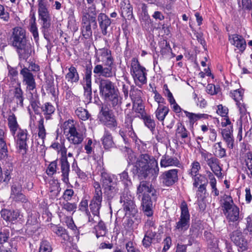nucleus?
I'll use <instances>...</instances> for the list:
<instances>
[{"label": "nucleus", "mask_w": 252, "mask_h": 252, "mask_svg": "<svg viewBox=\"0 0 252 252\" xmlns=\"http://www.w3.org/2000/svg\"><path fill=\"white\" fill-rule=\"evenodd\" d=\"M136 167L139 177L155 180L159 173L157 160L148 154H142L136 162Z\"/></svg>", "instance_id": "f257e3e1"}, {"label": "nucleus", "mask_w": 252, "mask_h": 252, "mask_svg": "<svg viewBox=\"0 0 252 252\" xmlns=\"http://www.w3.org/2000/svg\"><path fill=\"white\" fill-rule=\"evenodd\" d=\"M100 62L104 63L106 66L104 67L99 64H96L93 70L94 74L105 78H111L115 75V72L113 70V61L110 51L106 48H101L96 51L94 63Z\"/></svg>", "instance_id": "f03ea898"}, {"label": "nucleus", "mask_w": 252, "mask_h": 252, "mask_svg": "<svg viewBox=\"0 0 252 252\" xmlns=\"http://www.w3.org/2000/svg\"><path fill=\"white\" fill-rule=\"evenodd\" d=\"M137 194L143 195L141 205L145 215L151 217L153 215L152 200L156 199V191L152 185L146 181H142L137 187Z\"/></svg>", "instance_id": "7ed1b4c3"}, {"label": "nucleus", "mask_w": 252, "mask_h": 252, "mask_svg": "<svg viewBox=\"0 0 252 252\" xmlns=\"http://www.w3.org/2000/svg\"><path fill=\"white\" fill-rule=\"evenodd\" d=\"M62 129L67 140L73 145L81 144L86 137L85 128H79L76 123L72 120L65 121Z\"/></svg>", "instance_id": "20e7f679"}, {"label": "nucleus", "mask_w": 252, "mask_h": 252, "mask_svg": "<svg viewBox=\"0 0 252 252\" xmlns=\"http://www.w3.org/2000/svg\"><path fill=\"white\" fill-rule=\"evenodd\" d=\"M38 19L41 25V31L44 38L49 40L52 33L51 18L49 13L46 0H38Z\"/></svg>", "instance_id": "39448f33"}, {"label": "nucleus", "mask_w": 252, "mask_h": 252, "mask_svg": "<svg viewBox=\"0 0 252 252\" xmlns=\"http://www.w3.org/2000/svg\"><path fill=\"white\" fill-rule=\"evenodd\" d=\"M220 206L226 219L230 221L235 222L239 219V208L234 204L232 197L224 194L220 200Z\"/></svg>", "instance_id": "423d86ee"}, {"label": "nucleus", "mask_w": 252, "mask_h": 252, "mask_svg": "<svg viewBox=\"0 0 252 252\" xmlns=\"http://www.w3.org/2000/svg\"><path fill=\"white\" fill-rule=\"evenodd\" d=\"M51 147L56 150L57 153L61 155L60 161L62 173V180L65 184H67L69 182L68 175L70 166L67 159V149L64 144H60L58 142L53 143Z\"/></svg>", "instance_id": "0eeeda50"}, {"label": "nucleus", "mask_w": 252, "mask_h": 252, "mask_svg": "<svg viewBox=\"0 0 252 252\" xmlns=\"http://www.w3.org/2000/svg\"><path fill=\"white\" fill-rule=\"evenodd\" d=\"M130 73L136 84L142 85L147 82L146 68L140 64L137 59L135 58L131 60Z\"/></svg>", "instance_id": "6e6552de"}, {"label": "nucleus", "mask_w": 252, "mask_h": 252, "mask_svg": "<svg viewBox=\"0 0 252 252\" xmlns=\"http://www.w3.org/2000/svg\"><path fill=\"white\" fill-rule=\"evenodd\" d=\"M181 213L179 220L176 222L175 230L180 233H183L189 226L190 215L187 204L183 201L181 204Z\"/></svg>", "instance_id": "1a4fd4ad"}, {"label": "nucleus", "mask_w": 252, "mask_h": 252, "mask_svg": "<svg viewBox=\"0 0 252 252\" xmlns=\"http://www.w3.org/2000/svg\"><path fill=\"white\" fill-rule=\"evenodd\" d=\"M134 197L126 189L121 197V203H123V209L126 215L134 216L137 212V209L133 201Z\"/></svg>", "instance_id": "9d476101"}, {"label": "nucleus", "mask_w": 252, "mask_h": 252, "mask_svg": "<svg viewBox=\"0 0 252 252\" xmlns=\"http://www.w3.org/2000/svg\"><path fill=\"white\" fill-rule=\"evenodd\" d=\"M12 45L15 47H20L27 42L26 31L20 27H16L12 29V35L10 38Z\"/></svg>", "instance_id": "9b49d317"}, {"label": "nucleus", "mask_w": 252, "mask_h": 252, "mask_svg": "<svg viewBox=\"0 0 252 252\" xmlns=\"http://www.w3.org/2000/svg\"><path fill=\"white\" fill-rule=\"evenodd\" d=\"M20 74L22 76L23 84L26 86V90L31 94L35 90L36 83L33 75L29 69L24 67L20 71Z\"/></svg>", "instance_id": "f8f14e48"}, {"label": "nucleus", "mask_w": 252, "mask_h": 252, "mask_svg": "<svg viewBox=\"0 0 252 252\" xmlns=\"http://www.w3.org/2000/svg\"><path fill=\"white\" fill-rule=\"evenodd\" d=\"M99 92L103 98L118 90L115 84L107 79H101L99 81Z\"/></svg>", "instance_id": "ddd939ff"}, {"label": "nucleus", "mask_w": 252, "mask_h": 252, "mask_svg": "<svg viewBox=\"0 0 252 252\" xmlns=\"http://www.w3.org/2000/svg\"><path fill=\"white\" fill-rule=\"evenodd\" d=\"M10 198L17 202L27 203L28 199L22 193V185L19 183H14L11 188Z\"/></svg>", "instance_id": "4468645a"}, {"label": "nucleus", "mask_w": 252, "mask_h": 252, "mask_svg": "<svg viewBox=\"0 0 252 252\" xmlns=\"http://www.w3.org/2000/svg\"><path fill=\"white\" fill-rule=\"evenodd\" d=\"M99 119L100 121L110 128H114L117 126L115 116L108 108H101Z\"/></svg>", "instance_id": "2eb2a0df"}, {"label": "nucleus", "mask_w": 252, "mask_h": 252, "mask_svg": "<svg viewBox=\"0 0 252 252\" xmlns=\"http://www.w3.org/2000/svg\"><path fill=\"white\" fill-rule=\"evenodd\" d=\"M114 177V175H111L104 170L101 172L100 181L105 191L108 194L116 191V189L112 184Z\"/></svg>", "instance_id": "dca6fc26"}, {"label": "nucleus", "mask_w": 252, "mask_h": 252, "mask_svg": "<svg viewBox=\"0 0 252 252\" xmlns=\"http://www.w3.org/2000/svg\"><path fill=\"white\" fill-rule=\"evenodd\" d=\"M201 169V166L197 161H193L190 165V169L188 171L189 175L192 178L194 187H197L201 183L200 178L201 175L199 174Z\"/></svg>", "instance_id": "f3484780"}, {"label": "nucleus", "mask_w": 252, "mask_h": 252, "mask_svg": "<svg viewBox=\"0 0 252 252\" xmlns=\"http://www.w3.org/2000/svg\"><path fill=\"white\" fill-rule=\"evenodd\" d=\"M178 170L173 169L164 172L160 178L164 185L166 186L173 185L178 180Z\"/></svg>", "instance_id": "a211bd4d"}, {"label": "nucleus", "mask_w": 252, "mask_h": 252, "mask_svg": "<svg viewBox=\"0 0 252 252\" xmlns=\"http://www.w3.org/2000/svg\"><path fill=\"white\" fill-rule=\"evenodd\" d=\"M103 98L108 103V105L114 109L119 110L121 108L122 97L120 94L119 90L116 91Z\"/></svg>", "instance_id": "6ab92c4d"}, {"label": "nucleus", "mask_w": 252, "mask_h": 252, "mask_svg": "<svg viewBox=\"0 0 252 252\" xmlns=\"http://www.w3.org/2000/svg\"><path fill=\"white\" fill-rule=\"evenodd\" d=\"M82 24H87L88 23L94 22L96 26V23L95 22L96 11L95 6L94 4L88 7V9H84L82 12Z\"/></svg>", "instance_id": "aec40b11"}, {"label": "nucleus", "mask_w": 252, "mask_h": 252, "mask_svg": "<svg viewBox=\"0 0 252 252\" xmlns=\"http://www.w3.org/2000/svg\"><path fill=\"white\" fill-rule=\"evenodd\" d=\"M222 139L225 142L227 148L232 149L234 146V139L233 135V127L230 126L221 130Z\"/></svg>", "instance_id": "412c9836"}, {"label": "nucleus", "mask_w": 252, "mask_h": 252, "mask_svg": "<svg viewBox=\"0 0 252 252\" xmlns=\"http://www.w3.org/2000/svg\"><path fill=\"white\" fill-rule=\"evenodd\" d=\"M82 84L84 89L85 94L89 97H91L92 91V71L87 69L83 77Z\"/></svg>", "instance_id": "4be33fe9"}, {"label": "nucleus", "mask_w": 252, "mask_h": 252, "mask_svg": "<svg viewBox=\"0 0 252 252\" xmlns=\"http://www.w3.org/2000/svg\"><path fill=\"white\" fill-rule=\"evenodd\" d=\"M202 156L206 160L207 164L210 167L212 171L217 176L220 177L221 175V169L219 165L218 159L214 157L210 158H207V154H203Z\"/></svg>", "instance_id": "5701e85b"}, {"label": "nucleus", "mask_w": 252, "mask_h": 252, "mask_svg": "<svg viewBox=\"0 0 252 252\" xmlns=\"http://www.w3.org/2000/svg\"><path fill=\"white\" fill-rule=\"evenodd\" d=\"M229 40L230 43L235 46L240 52H243L246 47V43L244 38L238 34H233L229 36Z\"/></svg>", "instance_id": "b1692460"}, {"label": "nucleus", "mask_w": 252, "mask_h": 252, "mask_svg": "<svg viewBox=\"0 0 252 252\" xmlns=\"http://www.w3.org/2000/svg\"><path fill=\"white\" fill-rule=\"evenodd\" d=\"M99 26L103 35L107 34V28L110 26L111 21L109 17L104 13H100L97 17Z\"/></svg>", "instance_id": "393cba45"}, {"label": "nucleus", "mask_w": 252, "mask_h": 252, "mask_svg": "<svg viewBox=\"0 0 252 252\" xmlns=\"http://www.w3.org/2000/svg\"><path fill=\"white\" fill-rule=\"evenodd\" d=\"M180 162L177 158L170 157L168 155H163L160 161V165L161 167L166 168L169 166H178Z\"/></svg>", "instance_id": "a878e982"}, {"label": "nucleus", "mask_w": 252, "mask_h": 252, "mask_svg": "<svg viewBox=\"0 0 252 252\" xmlns=\"http://www.w3.org/2000/svg\"><path fill=\"white\" fill-rule=\"evenodd\" d=\"M102 202V195H94L89 205L92 213L99 214Z\"/></svg>", "instance_id": "bb28decb"}, {"label": "nucleus", "mask_w": 252, "mask_h": 252, "mask_svg": "<svg viewBox=\"0 0 252 252\" xmlns=\"http://www.w3.org/2000/svg\"><path fill=\"white\" fill-rule=\"evenodd\" d=\"M17 49V52L20 59L26 60L30 56L32 51L31 46L26 43H24L23 45H20V47H15Z\"/></svg>", "instance_id": "cd10ccee"}, {"label": "nucleus", "mask_w": 252, "mask_h": 252, "mask_svg": "<svg viewBox=\"0 0 252 252\" xmlns=\"http://www.w3.org/2000/svg\"><path fill=\"white\" fill-rule=\"evenodd\" d=\"M0 214L1 217L7 221H13L20 216V212L18 210L3 209L1 211Z\"/></svg>", "instance_id": "c85d7f7f"}, {"label": "nucleus", "mask_w": 252, "mask_h": 252, "mask_svg": "<svg viewBox=\"0 0 252 252\" xmlns=\"http://www.w3.org/2000/svg\"><path fill=\"white\" fill-rule=\"evenodd\" d=\"M8 156L7 147L5 141V133L0 129V159H5Z\"/></svg>", "instance_id": "c756f323"}, {"label": "nucleus", "mask_w": 252, "mask_h": 252, "mask_svg": "<svg viewBox=\"0 0 252 252\" xmlns=\"http://www.w3.org/2000/svg\"><path fill=\"white\" fill-rule=\"evenodd\" d=\"M29 30L32 33V36L36 42L39 39L38 29L36 23V18L34 13L30 14V19L29 23Z\"/></svg>", "instance_id": "7c9ffc66"}, {"label": "nucleus", "mask_w": 252, "mask_h": 252, "mask_svg": "<svg viewBox=\"0 0 252 252\" xmlns=\"http://www.w3.org/2000/svg\"><path fill=\"white\" fill-rule=\"evenodd\" d=\"M28 132L26 130L20 129L17 134V145L21 150L25 149L27 146Z\"/></svg>", "instance_id": "2f4dec72"}, {"label": "nucleus", "mask_w": 252, "mask_h": 252, "mask_svg": "<svg viewBox=\"0 0 252 252\" xmlns=\"http://www.w3.org/2000/svg\"><path fill=\"white\" fill-rule=\"evenodd\" d=\"M121 10L122 16L128 20L132 18V7L128 1L126 2H122L121 3Z\"/></svg>", "instance_id": "473e14b6"}, {"label": "nucleus", "mask_w": 252, "mask_h": 252, "mask_svg": "<svg viewBox=\"0 0 252 252\" xmlns=\"http://www.w3.org/2000/svg\"><path fill=\"white\" fill-rule=\"evenodd\" d=\"M65 79L71 83H77L79 80V74L76 68L73 66L68 68V72L65 75Z\"/></svg>", "instance_id": "72a5a7b5"}, {"label": "nucleus", "mask_w": 252, "mask_h": 252, "mask_svg": "<svg viewBox=\"0 0 252 252\" xmlns=\"http://www.w3.org/2000/svg\"><path fill=\"white\" fill-rule=\"evenodd\" d=\"M212 148L213 154L216 157L222 158L226 156V150L222 147L221 142L215 143Z\"/></svg>", "instance_id": "f704fd0d"}, {"label": "nucleus", "mask_w": 252, "mask_h": 252, "mask_svg": "<svg viewBox=\"0 0 252 252\" xmlns=\"http://www.w3.org/2000/svg\"><path fill=\"white\" fill-rule=\"evenodd\" d=\"M102 143L105 149H109L113 147L114 143L111 133L105 131L104 134L101 138Z\"/></svg>", "instance_id": "c9c22d12"}, {"label": "nucleus", "mask_w": 252, "mask_h": 252, "mask_svg": "<svg viewBox=\"0 0 252 252\" xmlns=\"http://www.w3.org/2000/svg\"><path fill=\"white\" fill-rule=\"evenodd\" d=\"M168 112L169 109L168 107L163 104H159L156 111V117L159 121H163Z\"/></svg>", "instance_id": "e433bc0d"}, {"label": "nucleus", "mask_w": 252, "mask_h": 252, "mask_svg": "<svg viewBox=\"0 0 252 252\" xmlns=\"http://www.w3.org/2000/svg\"><path fill=\"white\" fill-rule=\"evenodd\" d=\"M8 125L12 135H14L19 127V125L17 122L16 117L13 113L8 116Z\"/></svg>", "instance_id": "4c0bfd02"}, {"label": "nucleus", "mask_w": 252, "mask_h": 252, "mask_svg": "<svg viewBox=\"0 0 252 252\" xmlns=\"http://www.w3.org/2000/svg\"><path fill=\"white\" fill-rule=\"evenodd\" d=\"M156 232H145L142 245L145 248L149 247L155 239Z\"/></svg>", "instance_id": "58836bf2"}, {"label": "nucleus", "mask_w": 252, "mask_h": 252, "mask_svg": "<svg viewBox=\"0 0 252 252\" xmlns=\"http://www.w3.org/2000/svg\"><path fill=\"white\" fill-rule=\"evenodd\" d=\"M42 111L45 116L46 120L51 118V115L53 114L55 111V107L49 102H46L41 107Z\"/></svg>", "instance_id": "ea45409f"}, {"label": "nucleus", "mask_w": 252, "mask_h": 252, "mask_svg": "<svg viewBox=\"0 0 252 252\" xmlns=\"http://www.w3.org/2000/svg\"><path fill=\"white\" fill-rule=\"evenodd\" d=\"M51 229L58 236L61 237L64 240H68L69 236L65 230L62 227L53 224L51 226Z\"/></svg>", "instance_id": "a19ab883"}, {"label": "nucleus", "mask_w": 252, "mask_h": 252, "mask_svg": "<svg viewBox=\"0 0 252 252\" xmlns=\"http://www.w3.org/2000/svg\"><path fill=\"white\" fill-rule=\"evenodd\" d=\"M185 113L186 116L189 120V122L191 124H193L198 120L201 118L207 119L208 118V115L205 114H195L193 113H190L187 111H185Z\"/></svg>", "instance_id": "79ce46f5"}, {"label": "nucleus", "mask_w": 252, "mask_h": 252, "mask_svg": "<svg viewBox=\"0 0 252 252\" xmlns=\"http://www.w3.org/2000/svg\"><path fill=\"white\" fill-rule=\"evenodd\" d=\"M14 96L16 99V102L17 104H19L21 106H23V92L21 87H17L14 89Z\"/></svg>", "instance_id": "37998d69"}, {"label": "nucleus", "mask_w": 252, "mask_h": 252, "mask_svg": "<svg viewBox=\"0 0 252 252\" xmlns=\"http://www.w3.org/2000/svg\"><path fill=\"white\" fill-rule=\"evenodd\" d=\"M38 136L42 139L43 144L46 137V133L44 126V119L42 117L38 121Z\"/></svg>", "instance_id": "c03bdc74"}, {"label": "nucleus", "mask_w": 252, "mask_h": 252, "mask_svg": "<svg viewBox=\"0 0 252 252\" xmlns=\"http://www.w3.org/2000/svg\"><path fill=\"white\" fill-rule=\"evenodd\" d=\"M97 224L95 225L96 229V236L97 238L100 236H103L106 234V227L104 223L99 220V221L97 223Z\"/></svg>", "instance_id": "a18cd8bd"}, {"label": "nucleus", "mask_w": 252, "mask_h": 252, "mask_svg": "<svg viewBox=\"0 0 252 252\" xmlns=\"http://www.w3.org/2000/svg\"><path fill=\"white\" fill-rule=\"evenodd\" d=\"M75 114L77 117L83 121L88 120L90 117L88 111L82 107H79L75 110Z\"/></svg>", "instance_id": "49530a36"}, {"label": "nucleus", "mask_w": 252, "mask_h": 252, "mask_svg": "<svg viewBox=\"0 0 252 252\" xmlns=\"http://www.w3.org/2000/svg\"><path fill=\"white\" fill-rule=\"evenodd\" d=\"M236 105L239 109L240 113L241 114L240 120L241 123L242 124L245 121V115L246 112V108L243 102V100L238 101L236 102ZM246 118L248 120L247 116H246Z\"/></svg>", "instance_id": "de8ad7c7"}, {"label": "nucleus", "mask_w": 252, "mask_h": 252, "mask_svg": "<svg viewBox=\"0 0 252 252\" xmlns=\"http://www.w3.org/2000/svg\"><path fill=\"white\" fill-rule=\"evenodd\" d=\"M57 168V160H55L51 162L48 165L46 170V173L49 176H52L56 173Z\"/></svg>", "instance_id": "09e8293b"}, {"label": "nucleus", "mask_w": 252, "mask_h": 252, "mask_svg": "<svg viewBox=\"0 0 252 252\" xmlns=\"http://www.w3.org/2000/svg\"><path fill=\"white\" fill-rule=\"evenodd\" d=\"M125 126L127 129V130L126 131V132L128 131L127 134L134 140L136 135L132 127V120L130 118H127L126 119Z\"/></svg>", "instance_id": "8fccbe9b"}, {"label": "nucleus", "mask_w": 252, "mask_h": 252, "mask_svg": "<svg viewBox=\"0 0 252 252\" xmlns=\"http://www.w3.org/2000/svg\"><path fill=\"white\" fill-rule=\"evenodd\" d=\"M247 124L244 123V128L245 130H248L246 132L245 138L247 139H252V122L250 119V122L247 120Z\"/></svg>", "instance_id": "3c124183"}, {"label": "nucleus", "mask_w": 252, "mask_h": 252, "mask_svg": "<svg viewBox=\"0 0 252 252\" xmlns=\"http://www.w3.org/2000/svg\"><path fill=\"white\" fill-rule=\"evenodd\" d=\"M69 12L70 16L69 17L68 26L70 27V29L74 31H76L78 30V27L76 25L75 17L74 16V10L73 9H70Z\"/></svg>", "instance_id": "603ef678"}, {"label": "nucleus", "mask_w": 252, "mask_h": 252, "mask_svg": "<svg viewBox=\"0 0 252 252\" xmlns=\"http://www.w3.org/2000/svg\"><path fill=\"white\" fill-rule=\"evenodd\" d=\"M144 229L145 232H149L151 231V232H156V227L153 219L147 220L145 224Z\"/></svg>", "instance_id": "864d4df0"}, {"label": "nucleus", "mask_w": 252, "mask_h": 252, "mask_svg": "<svg viewBox=\"0 0 252 252\" xmlns=\"http://www.w3.org/2000/svg\"><path fill=\"white\" fill-rule=\"evenodd\" d=\"M143 121L145 126L151 131H154L155 128L156 124L153 119L150 116H145L143 117Z\"/></svg>", "instance_id": "5fc2aeb1"}, {"label": "nucleus", "mask_w": 252, "mask_h": 252, "mask_svg": "<svg viewBox=\"0 0 252 252\" xmlns=\"http://www.w3.org/2000/svg\"><path fill=\"white\" fill-rule=\"evenodd\" d=\"M82 32L83 35L86 38H88L90 37L92 34L90 23L87 24H82Z\"/></svg>", "instance_id": "6e6d98bb"}, {"label": "nucleus", "mask_w": 252, "mask_h": 252, "mask_svg": "<svg viewBox=\"0 0 252 252\" xmlns=\"http://www.w3.org/2000/svg\"><path fill=\"white\" fill-rule=\"evenodd\" d=\"M86 214L88 217V222L90 223L91 225H95L99 221V214L92 213L91 215L90 212H87Z\"/></svg>", "instance_id": "4d7b16f0"}, {"label": "nucleus", "mask_w": 252, "mask_h": 252, "mask_svg": "<svg viewBox=\"0 0 252 252\" xmlns=\"http://www.w3.org/2000/svg\"><path fill=\"white\" fill-rule=\"evenodd\" d=\"M62 206L63 209L69 212H74L77 208V205L75 203H70L67 202V201L63 202Z\"/></svg>", "instance_id": "13d9d810"}, {"label": "nucleus", "mask_w": 252, "mask_h": 252, "mask_svg": "<svg viewBox=\"0 0 252 252\" xmlns=\"http://www.w3.org/2000/svg\"><path fill=\"white\" fill-rule=\"evenodd\" d=\"M52 250L51 246L49 242L43 240L41 242L39 252H51Z\"/></svg>", "instance_id": "bf43d9fd"}, {"label": "nucleus", "mask_w": 252, "mask_h": 252, "mask_svg": "<svg viewBox=\"0 0 252 252\" xmlns=\"http://www.w3.org/2000/svg\"><path fill=\"white\" fill-rule=\"evenodd\" d=\"M243 237L242 233L238 230L233 232L230 237L232 241L236 246L237 245H240L239 241Z\"/></svg>", "instance_id": "052dcab7"}, {"label": "nucleus", "mask_w": 252, "mask_h": 252, "mask_svg": "<svg viewBox=\"0 0 252 252\" xmlns=\"http://www.w3.org/2000/svg\"><path fill=\"white\" fill-rule=\"evenodd\" d=\"M231 96L236 102L243 100V92L239 89L234 90L231 92Z\"/></svg>", "instance_id": "680f3d73"}, {"label": "nucleus", "mask_w": 252, "mask_h": 252, "mask_svg": "<svg viewBox=\"0 0 252 252\" xmlns=\"http://www.w3.org/2000/svg\"><path fill=\"white\" fill-rule=\"evenodd\" d=\"M216 112L221 117H226L228 113V109L227 107L223 106L222 104H219L217 106Z\"/></svg>", "instance_id": "e2e57ef3"}, {"label": "nucleus", "mask_w": 252, "mask_h": 252, "mask_svg": "<svg viewBox=\"0 0 252 252\" xmlns=\"http://www.w3.org/2000/svg\"><path fill=\"white\" fill-rule=\"evenodd\" d=\"M0 252H17L15 247H13L10 243L2 245L0 247Z\"/></svg>", "instance_id": "0e129e2a"}, {"label": "nucleus", "mask_w": 252, "mask_h": 252, "mask_svg": "<svg viewBox=\"0 0 252 252\" xmlns=\"http://www.w3.org/2000/svg\"><path fill=\"white\" fill-rule=\"evenodd\" d=\"M177 134H179L182 138H185L188 136V131L182 124L178 126Z\"/></svg>", "instance_id": "69168bd1"}, {"label": "nucleus", "mask_w": 252, "mask_h": 252, "mask_svg": "<svg viewBox=\"0 0 252 252\" xmlns=\"http://www.w3.org/2000/svg\"><path fill=\"white\" fill-rule=\"evenodd\" d=\"M193 97L197 106L201 108H204L206 106L207 102L204 98L202 97H198L195 93L193 94Z\"/></svg>", "instance_id": "338daca9"}, {"label": "nucleus", "mask_w": 252, "mask_h": 252, "mask_svg": "<svg viewBox=\"0 0 252 252\" xmlns=\"http://www.w3.org/2000/svg\"><path fill=\"white\" fill-rule=\"evenodd\" d=\"M126 249L127 252H140L139 250L136 248L135 244L130 241L126 243Z\"/></svg>", "instance_id": "774afa93"}]
</instances>
